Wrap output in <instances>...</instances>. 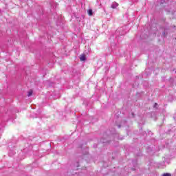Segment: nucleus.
<instances>
[{
	"label": "nucleus",
	"instance_id": "4",
	"mask_svg": "<svg viewBox=\"0 0 176 176\" xmlns=\"http://www.w3.org/2000/svg\"><path fill=\"white\" fill-rule=\"evenodd\" d=\"M87 13L89 14V16H93V10H91V9L88 10Z\"/></svg>",
	"mask_w": 176,
	"mask_h": 176
},
{
	"label": "nucleus",
	"instance_id": "1",
	"mask_svg": "<svg viewBox=\"0 0 176 176\" xmlns=\"http://www.w3.org/2000/svg\"><path fill=\"white\" fill-rule=\"evenodd\" d=\"M125 28H120L119 29L117 30V32H120V35H124V34H126V31H123V30H124Z\"/></svg>",
	"mask_w": 176,
	"mask_h": 176
},
{
	"label": "nucleus",
	"instance_id": "6",
	"mask_svg": "<svg viewBox=\"0 0 176 176\" xmlns=\"http://www.w3.org/2000/svg\"><path fill=\"white\" fill-rule=\"evenodd\" d=\"M162 36H163V38H166V36H167V35L166 34V32H164L162 33Z\"/></svg>",
	"mask_w": 176,
	"mask_h": 176
},
{
	"label": "nucleus",
	"instance_id": "2",
	"mask_svg": "<svg viewBox=\"0 0 176 176\" xmlns=\"http://www.w3.org/2000/svg\"><path fill=\"white\" fill-rule=\"evenodd\" d=\"M118 6H119V4H118V3L113 2V3H112L111 8L112 9H116V8H118Z\"/></svg>",
	"mask_w": 176,
	"mask_h": 176
},
{
	"label": "nucleus",
	"instance_id": "10",
	"mask_svg": "<svg viewBox=\"0 0 176 176\" xmlns=\"http://www.w3.org/2000/svg\"><path fill=\"white\" fill-rule=\"evenodd\" d=\"M170 12H171L172 14H174V12H173V11H170Z\"/></svg>",
	"mask_w": 176,
	"mask_h": 176
},
{
	"label": "nucleus",
	"instance_id": "7",
	"mask_svg": "<svg viewBox=\"0 0 176 176\" xmlns=\"http://www.w3.org/2000/svg\"><path fill=\"white\" fill-rule=\"evenodd\" d=\"M163 176H171V174L170 173H165L163 175Z\"/></svg>",
	"mask_w": 176,
	"mask_h": 176
},
{
	"label": "nucleus",
	"instance_id": "5",
	"mask_svg": "<svg viewBox=\"0 0 176 176\" xmlns=\"http://www.w3.org/2000/svg\"><path fill=\"white\" fill-rule=\"evenodd\" d=\"M31 96H32V91H29L28 94V96L31 97Z\"/></svg>",
	"mask_w": 176,
	"mask_h": 176
},
{
	"label": "nucleus",
	"instance_id": "3",
	"mask_svg": "<svg viewBox=\"0 0 176 176\" xmlns=\"http://www.w3.org/2000/svg\"><path fill=\"white\" fill-rule=\"evenodd\" d=\"M80 60L81 61H86V55L82 54L80 56Z\"/></svg>",
	"mask_w": 176,
	"mask_h": 176
},
{
	"label": "nucleus",
	"instance_id": "8",
	"mask_svg": "<svg viewBox=\"0 0 176 176\" xmlns=\"http://www.w3.org/2000/svg\"><path fill=\"white\" fill-rule=\"evenodd\" d=\"M156 107H157V103H155L154 104V108H156Z\"/></svg>",
	"mask_w": 176,
	"mask_h": 176
},
{
	"label": "nucleus",
	"instance_id": "12",
	"mask_svg": "<svg viewBox=\"0 0 176 176\" xmlns=\"http://www.w3.org/2000/svg\"><path fill=\"white\" fill-rule=\"evenodd\" d=\"M133 116H134V113H132Z\"/></svg>",
	"mask_w": 176,
	"mask_h": 176
},
{
	"label": "nucleus",
	"instance_id": "9",
	"mask_svg": "<svg viewBox=\"0 0 176 176\" xmlns=\"http://www.w3.org/2000/svg\"><path fill=\"white\" fill-rule=\"evenodd\" d=\"M76 167H79V163H76Z\"/></svg>",
	"mask_w": 176,
	"mask_h": 176
},
{
	"label": "nucleus",
	"instance_id": "11",
	"mask_svg": "<svg viewBox=\"0 0 176 176\" xmlns=\"http://www.w3.org/2000/svg\"><path fill=\"white\" fill-rule=\"evenodd\" d=\"M118 129H120V125H118Z\"/></svg>",
	"mask_w": 176,
	"mask_h": 176
}]
</instances>
